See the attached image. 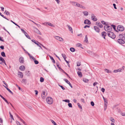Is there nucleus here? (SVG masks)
Returning a JSON list of instances; mask_svg holds the SVG:
<instances>
[{
    "instance_id": "nucleus-1",
    "label": "nucleus",
    "mask_w": 125,
    "mask_h": 125,
    "mask_svg": "<svg viewBox=\"0 0 125 125\" xmlns=\"http://www.w3.org/2000/svg\"><path fill=\"white\" fill-rule=\"evenodd\" d=\"M46 101L47 103L49 104H51L53 103V100L52 98L50 97H48L46 99Z\"/></svg>"
},
{
    "instance_id": "nucleus-2",
    "label": "nucleus",
    "mask_w": 125,
    "mask_h": 125,
    "mask_svg": "<svg viewBox=\"0 0 125 125\" xmlns=\"http://www.w3.org/2000/svg\"><path fill=\"white\" fill-rule=\"evenodd\" d=\"M108 35L113 39H115V34L112 32L110 31L107 32Z\"/></svg>"
},
{
    "instance_id": "nucleus-3",
    "label": "nucleus",
    "mask_w": 125,
    "mask_h": 125,
    "mask_svg": "<svg viewBox=\"0 0 125 125\" xmlns=\"http://www.w3.org/2000/svg\"><path fill=\"white\" fill-rule=\"evenodd\" d=\"M104 29L105 31H111L112 30V28L111 26L105 25L104 26Z\"/></svg>"
},
{
    "instance_id": "nucleus-4",
    "label": "nucleus",
    "mask_w": 125,
    "mask_h": 125,
    "mask_svg": "<svg viewBox=\"0 0 125 125\" xmlns=\"http://www.w3.org/2000/svg\"><path fill=\"white\" fill-rule=\"evenodd\" d=\"M117 29L119 31H123L124 30V28L123 26L119 25L117 27Z\"/></svg>"
},
{
    "instance_id": "nucleus-5",
    "label": "nucleus",
    "mask_w": 125,
    "mask_h": 125,
    "mask_svg": "<svg viewBox=\"0 0 125 125\" xmlns=\"http://www.w3.org/2000/svg\"><path fill=\"white\" fill-rule=\"evenodd\" d=\"M55 38L57 40L63 42V40L62 38L58 36H55Z\"/></svg>"
},
{
    "instance_id": "nucleus-6",
    "label": "nucleus",
    "mask_w": 125,
    "mask_h": 125,
    "mask_svg": "<svg viewBox=\"0 0 125 125\" xmlns=\"http://www.w3.org/2000/svg\"><path fill=\"white\" fill-rule=\"evenodd\" d=\"M117 41L119 43L121 44H123L125 43V42L122 39H118Z\"/></svg>"
},
{
    "instance_id": "nucleus-7",
    "label": "nucleus",
    "mask_w": 125,
    "mask_h": 125,
    "mask_svg": "<svg viewBox=\"0 0 125 125\" xmlns=\"http://www.w3.org/2000/svg\"><path fill=\"white\" fill-rule=\"evenodd\" d=\"M4 63L5 65H6L5 61L4 59L1 57H0V63L1 64L2 63Z\"/></svg>"
},
{
    "instance_id": "nucleus-8",
    "label": "nucleus",
    "mask_w": 125,
    "mask_h": 125,
    "mask_svg": "<svg viewBox=\"0 0 125 125\" xmlns=\"http://www.w3.org/2000/svg\"><path fill=\"white\" fill-rule=\"evenodd\" d=\"M19 61L21 63H23L24 62V58L22 57H20L19 59Z\"/></svg>"
},
{
    "instance_id": "nucleus-9",
    "label": "nucleus",
    "mask_w": 125,
    "mask_h": 125,
    "mask_svg": "<svg viewBox=\"0 0 125 125\" xmlns=\"http://www.w3.org/2000/svg\"><path fill=\"white\" fill-rule=\"evenodd\" d=\"M47 94H46L45 92L44 91L42 92V97L43 99H44L45 97L46 96Z\"/></svg>"
},
{
    "instance_id": "nucleus-10",
    "label": "nucleus",
    "mask_w": 125,
    "mask_h": 125,
    "mask_svg": "<svg viewBox=\"0 0 125 125\" xmlns=\"http://www.w3.org/2000/svg\"><path fill=\"white\" fill-rule=\"evenodd\" d=\"M91 18L94 21H96L97 20L95 16L93 14H92L91 15Z\"/></svg>"
},
{
    "instance_id": "nucleus-11",
    "label": "nucleus",
    "mask_w": 125,
    "mask_h": 125,
    "mask_svg": "<svg viewBox=\"0 0 125 125\" xmlns=\"http://www.w3.org/2000/svg\"><path fill=\"white\" fill-rule=\"evenodd\" d=\"M18 75L19 77L20 78H22L23 77V75L21 72H19L18 73Z\"/></svg>"
},
{
    "instance_id": "nucleus-12",
    "label": "nucleus",
    "mask_w": 125,
    "mask_h": 125,
    "mask_svg": "<svg viewBox=\"0 0 125 125\" xmlns=\"http://www.w3.org/2000/svg\"><path fill=\"white\" fill-rule=\"evenodd\" d=\"M84 23L85 24H89L91 23L90 21L88 20H86L84 21Z\"/></svg>"
},
{
    "instance_id": "nucleus-13",
    "label": "nucleus",
    "mask_w": 125,
    "mask_h": 125,
    "mask_svg": "<svg viewBox=\"0 0 125 125\" xmlns=\"http://www.w3.org/2000/svg\"><path fill=\"white\" fill-rule=\"evenodd\" d=\"M64 80L72 88V86L71 84L70 83V82L67 79H64Z\"/></svg>"
},
{
    "instance_id": "nucleus-14",
    "label": "nucleus",
    "mask_w": 125,
    "mask_h": 125,
    "mask_svg": "<svg viewBox=\"0 0 125 125\" xmlns=\"http://www.w3.org/2000/svg\"><path fill=\"white\" fill-rule=\"evenodd\" d=\"M94 30L97 32H99L100 31V29L96 26H94Z\"/></svg>"
},
{
    "instance_id": "nucleus-15",
    "label": "nucleus",
    "mask_w": 125,
    "mask_h": 125,
    "mask_svg": "<svg viewBox=\"0 0 125 125\" xmlns=\"http://www.w3.org/2000/svg\"><path fill=\"white\" fill-rule=\"evenodd\" d=\"M19 69L23 71L25 69V67L23 65H21L20 66Z\"/></svg>"
},
{
    "instance_id": "nucleus-16",
    "label": "nucleus",
    "mask_w": 125,
    "mask_h": 125,
    "mask_svg": "<svg viewBox=\"0 0 125 125\" xmlns=\"http://www.w3.org/2000/svg\"><path fill=\"white\" fill-rule=\"evenodd\" d=\"M67 26H68V27L69 28V30L72 33H73V31L72 29V27L70 26L69 25H67Z\"/></svg>"
},
{
    "instance_id": "nucleus-17",
    "label": "nucleus",
    "mask_w": 125,
    "mask_h": 125,
    "mask_svg": "<svg viewBox=\"0 0 125 125\" xmlns=\"http://www.w3.org/2000/svg\"><path fill=\"white\" fill-rule=\"evenodd\" d=\"M49 57H50V59L52 60V62L53 63H55V62L53 57L50 55L49 56Z\"/></svg>"
},
{
    "instance_id": "nucleus-18",
    "label": "nucleus",
    "mask_w": 125,
    "mask_h": 125,
    "mask_svg": "<svg viewBox=\"0 0 125 125\" xmlns=\"http://www.w3.org/2000/svg\"><path fill=\"white\" fill-rule=\"evenodd\" d=\"M102 35L104 39H105V37L106 35V33L104 32H102Z\"/></svg>"
},
{
    "instance_id": "nucleus-19",
    "label": "nucleus",
    "mask_w": 125,
    "mask_h": 125,
    "mask_svg": "<svg viewBox=\"0 0 125 125\" xmlns=\"http://www.w3.org/2000/svg\"><path fill=\"white\" fill-rule=\"evenodd\" d=\"M31 41L34 42L35 44H36L38 46H40V43L38 42H34V40H32Z\"/></svg>"
},
{
    "instance_id": "nucleus-20",
    "label": "nucleus",
    "mask_w": 125,
    "mask_h": 125,
    "mask_svg": "<svg viewBox=\"0 0 125 125\" xmlns=\"http://www.w3.org/2000/svg\"><path fill=\"white\" fill-rule=\"evenodd\" d=\"M122 69H119L117 70H115L114 71V73H116L118 72H120L121 71Z\"/></svg>"
},
{
    "instance_id": "nucleus-21",
    "label": "nucleus",
    "mask_w": 125,
    "mask_h": 125,
    "mask_svg": "<svg viewBox=\"0 0 125 125\" xmlns=\"http://www.w3.org/2000/svg\"><path fill=\"white\" fill-rule=\"evenodd\" d=\"M77 73L79 76L80 77H81L82 76V75L81 72L78 71Z\"/></svg>"
},
{
    "instance_id": "nucleus-22",
    "label": "nucleus",
    "mask_w": 125,
    "mask_h": 125,
    "mask_svg": "<svg viewBox=\"0 0 125 125\" xmlns=\"http://www.w3.org/2000/svg\"><path fill=\"white\" fill-rule=\"evenodd\" d=\"M24 34L27 38L31 39L30 38L26 32H25Z\"/></svg>"
},
{
    "instance_id": "nucleus-23",
    "label": "nucleus",
    "mask_w": 125,
    "mask_h": 125,
    "mask_svg": "<svg viewBox=\"0 0 125 125\" xmlns=\"http://www.w3.org/2000/svg\"><path fill=\"white\" fill-rule=\"evenodd\" d=\"M110 120L113 123H115V120L112 117H110Z\"/></svg>"
},
{
    "instance_id": "nucleus-24",
    "label": "nucleus",
    "mask_w": 125,
    "mask_h": 125,
    "mask_svg": "<svg viewBox=\"0 0 125 125\" xmlns=\"http://www.w3.org/2000/svg\"><path fill=\"white\" fill-rule=\"evenodd\" d=\"M46 24L48 25H50V26H51L52 27H54V26L53 25H52L51 23L47 22H46Z\"/></svg>"
},
{
    "instance_id": "nucleus-25",
    "label": "nucleus",
    "mask_w": 125,
    "mask_h": 125,
    "mask_svg": "<svg viewBox=\"0 0 125 125\" xmlns=\"http://www.w3.org/2000/svg\"><path fill=\"white\" fill-rule=\"evenodd\" d=\"M97 23V25L99 26L100 28H102L103 27V25L100 23Z\"/></svg>"
},
{
    "instance_id": "nucleus-26",
    "label": "nucleus",
    "mask_w": 125,
    "mask_h": 125,
    "mask_svg": "<svg viewBox=\"0 0 125 125\" xmlns=\"http://www.w3.org/2000/svg\"><path fill=\"white\" fill-rule=\"evenodd\" d=\"M104 71L106 72L107 73H111V72L109 70L107 69H104Z\"/></svg>"
},
{
    "instance_id": "nucleus-27",
    "label": "nucleus",
    "mask_w": 125,
    "mask_h": 125,
    "mask_svg": "<svg viewBox=\"0 0 125 125\" xmlns=\"http://www.w3.org/2000/svg\"><path fill=\"white\" fill-rule=\"evenodd\" d=\"M83 81L84 82L87 83L89 81L88 79L85 78H83Z\"/></svg>"
},
{
    "instance_id": "nucleus-28",
    "label": "nucleus",
    "mask_w": 125,
    "mask_h": 125,
    "mask_svg": "<svg viewBox=\"0 0 125 125\" xmlns=\"http://www.w3.org/2000/svg\"><path fill=\"white\" fill-rule=\"evenodd\" d=\"M83 13L84 14V15L85 16H87L88 14V12L87 11L83 12Z\"/></svg>"
},
{
    "instance_id": "nucleus-29",
    "label": "nucleus",
    "mask_w": 125,
    "mask_h": 125,
    "mask_svg": "<svg viewBox=\"0 0 125 125\" xmlns=\"http://www.w3.org/2000/svg\"><path fill=\"white\" fill-rule=\"evenodd\" d=\"M62 56L63 57V58L64 59V60H65V59H66V56L65 55V54H62Z\"/></svg>"
},
{
    "instance_id": "nucleus-30",
    "label": "nucleus",
    "mask_w": 125,
    "mask_h": 125,
    "mask_svg": "<svg viewBox=\"0 0 125 125\" xmlns=\"http://www.w3.org/2000/svg\"><path fill=\"white\" fill-rule=\"evenodd\" d=\"M0 15L1 16H2V17H3V18H4L7 19V20H9L5 16H4V15H2V13H0Z\"/></svg>"
},
{
    "instance_id": "nucleus-31",
    "label": "nucleus",
    "mask_w": 125,
    "mask_h": 125,
    "mask_svg": "<svg viewBox=\"0 0 125 125\" xmlns=\"http://www.w3.org/2000/svg\"><path fill=\"white\" fill-rule=\"evenodd\" d=\"M4 13H5L7 15H9L10 14V13L7 10H5L4 12Z\"/></svg>"
},
{
    "instance_id": "nucleus-32",
    "label": "nucleus",
    "mask_w": 125,
    "mask_h": 125,
    "mask_svg": "<svg viewBox=\"0 0 125 125\" xmlns=\"http://www.w3.org/2000/svg\"><path fill=\"white\" fill-rule=\"evenodd\" d=\"M84 41L86 42H88V38L87 35H86L85 36Z\"/></svg>"
},
{
    "instance_id": "nucleus-33",
    "label": "nucleus",
    "mask_w": 125,
    "mask_h": 125,
    "mask_svg": "<svg viewBox=\"0 0 125 125\" xmlns=\"http://www.w3.org/2000/svg\"><path fill=\"white\" fill-rule=\"evenodd\" d=\"M1 54L3 57H5L6 56L4 52H2L1 53Z\"/></svg>"
},
{
    "instance_id": "nucleus-34",
    "label": "nucleus",
    "mask_w": 125,
    "mask_h": 125,
    "mask_svg": "<svg viewBox=\"0 0 125 125\" xmlns=\"http://www.w3.org/2000/svg\"><path fill=\"white\" fill-rule=\"evenodd\" d=\"M70 50L72 52H73L75 51V49L73 48H71L70 49Z\"/></svg>"
},
{
    "instance_id": "nucleus-35",
    "label": "nucleus",
    "mask_w": 125,
    "mask_h": 125,
    "mask_svg": "<svg viewBox=\"0 0 125 125\" xmlns=\"http://www.w3.org/2000/svg\"><path fill=\"white\" fill-rule=\"evenodd\" d=\"M82 45L80 43H78L76 44V46L77 47H80L82 46Z\"/></svg>"
},
{
    "instance_id": "nucleus-36",
    "label": "nucleus",
    "mask_w": 125,
    "mask_h": 125,
    "mask_svg": "<svg viewBox=\"0 0 125 125\" xmlns=\"http://www.w3.org/2000/svg\"><path fill=\"white\" fill-rule=\"evenodd\" d=\"M104 105L105 106H107V100H105V101H104Z\"/></svg>"
},
{
    "instance_id": "nucleus-37",
    "label": "nucleus",
    "mask_w": 125,
    "mask_h": 125,
    "mask_svg": "<svg viewBox=\"0 0 125 125\" xmlns=\"http://www.w3.org/2000/svg\"><path fill=\"white\" fill-rule=\"evenodd\" d=\"M50 120L54 125H57L56 123L54 121L52 120Z\"/></svg>"
},
{
    "instance_id": "nucleus-38",
    "label": "nucleus",
    "mask_w": 125,
    "mask_h": 125,
    "mask_svg": "<svg viewBox=\"0 0 125 125\" xmlns=\"http://www.w3.org/2000/svg\"><path fill=\"white\" fill-rule=\"evenodd\" d=\"M44 79L42 77H41L40 78V81L41 82H43L44 81Z\"/></svg>"
},
{
    "instance_id": "nucleus-39",
    "label": "nucleus",
    "mask_w": 125,
    "mask_h": 125,
    "mask_svg": "<svg viewBox=\"0 0 125 125\" xmlns=\"http://www.w3.org/2000/svg\"><path fill=\"white\" fill-rule=\"evenodd\" d=\"M9 114L10 115V117L13 120H14V119L13 118V115H12L11 114V113L10 112H9Z\"/></svg>"
},
{
    "instance_id": "nucleus-40",
    "label": "nucleus",
    "mask_w": 125,
    "mask_h": 125,
    "mask_svg": "<svg viewBox=\"0 0 125 125\" xmlns=\"http://www.w3.org/2000/svg\"><path fill=\"white\" fill-rule=\"evenodd\" d=\"M77 105H78L79 108H80L81 109H82V107L81 106L80 104L79 103H78L77 104Z\"/></svg>"
},
{
    "instance_id": "nucleus-41",
    "label": "nucleus",
    "mask_w": 125,
    "mask_h": 125,
    "mask_svg": "<svg viewBox=\"0 0 125 125\" xmlns=\"http://www.w3.org/2000/svg\"><path fill=\"white\" fill-rule=\"evenodd\" d=\"M63 101L69 103L70 102V101L69 100H63Z\"/></svg>"
},
{
    "instance_id": "nucleus-42",
    "label": "nucleus",
    "mask_w": 125,
    "mask_h": 125,
    "mask_svg": "<svg viewBox=\"0 0 125 125\" xmlns=\"http://www.w3.org/2000/svg\"><path fill=\"white\" fill-rule=\"evenodd\" d=\"M81 65L80 63L79 62H78L77 63V66H79Z\"/></svg>"
},
{
    "instance_id": "nucleus-43",
    "label": "nucleus",
    "mask_w": 125,
    "mask_h": 125,
    "mask_svg": "<svg viewBox=\"0 0 125 125\" xmlns=\"http://www.w3.org/2000/svg\"><path fill=\"white\" fill-rule=\"evenodd\" d=\"M68 105L69 107H72V104L71 103H69L68 104Z\"/></svg>"
},
{
    "instance_id": "nucleus-44",
    "label": "nucleus",
    "mask_w": 125,
    "mask_h": 125,
    "mask_svg": "<svg viewBox=\"0 0 125 125\" xmlns=\"http://www.w3.org/2000/svg\"><path fill=\"white\" fill-rule=\"evenodd\" d=\"M7 89L12 94V91L8 88H7Z\"/></svg>"
},
{
    "instance_id": "nucleus-45",
    "label": "nucleus",
    "mask_w": 125,
    "mask_h": 125,
    "mask_svg": "<svg viewBox=\"0 0 125 125\" xmlns=\"http://www.w3.org/2000/svg\"><path fill=\"white\" fill-rule=\"evenodd\" d=\"M76 5L77 6V7H80L81 5H80L78 3H76Z\"/></svg>"
},
{
    "instance_id": "nucleus-46",
    "label": "nucleus",
    "mask_w": 125,
    "mask_h": 125,
    "mask_svg": "<svg viewBox=\"0 0 125 125\" xmlns=\"http://www.w3.org/2000/svg\"><path fill=\"white\" fill-rule=\"evenodd\" d=\"M34 63L36 64H37L39 62L35 60L34 61Z\"/></svg>"
},
{
    "instance_id": "nucleus-47",
    "label": "nucleus",
    "mask_w": 125,
    "mask_h": 125,
    "mask_svg": "<svg viewBox=\"0 0 125 125\" xmlns=\"http://www.w3.org/2000/svg\"><path fill=\"white\" fill-rule=\"evenodd\" d=\"M91 105L93 106H94V102L93 101H92L91 102Z\"/></svg>"
},
{
    "instance_id": "nucleus-48",
    "label": "nucleus",
    "mask_w": 125,
    "mask_h": 125,
    "mask_svg": "<svg viewBox=\"0 0 125 125\" xmlns=\"http://www.w3.org/2000/svg\"><path fill=\"white\" fill-rule=\"evenodd\" d=\"M20 120L21 122L23 123L24 124L26 125L25 123L22 119H21Z\"/></svg>"
},
{
    "instance_id": "nucleus-49",
    "label": "nucleus",
    "mask_w": 125,
    "mask_h": 125,
    "mask_svg": "<svg viewBox=\"0 0 125 125\" xmlns=\"http://www.w3.org/2000/svg\"><path fill=\"white\" fill-rule=\"evenodd\" d=\"M4 101H5L8 104H9V103H8V101H7V100L5 98H4L3 99Z\"/></svg>"
},
{
    "instance_id": "nucleus-50",
    "label": "nucleus",
    "mask_w": 125,
    "mask_h": 125,
    "mask_svg": "<svg viewBox=\"0 0 125 125\" xmlns=\"http://www.w3.org/2000/svg\"><path fill=\"white\" fill-rule=\"evenodd\" d=\"M101 22L103 24H105L106 23L104 21H101Z\"/></svg>"
},
{
    "instance_id": "nucleus-51",
    "label": "nucleus",
    "mask_w": 125,
    "mask_h": 125,
    "mask_svg": "<svg viewBox=\"0 0 125 125\" xmlns=\"http://www.w3.org/2000/svg\"><path fill=\"white\" fill-rule=\"evenodd\" d=\"M34 91H35V94L36 95H37L38 93V91L36 90H35Z\"/></svg>"
},
{
    "instance_id": "nucleus-52",
    "label": "nucleus",
    "mask_w": 125,
    "mask_h": 125,
    "mask_svg": "<svg viewBox=\"0 0 125 125\" xmlns=\"http://www.w3.org/2000/svg\"><path fill=\"white\" fill-rule=\"evenodd\" d=\"M101 91H102L103 92H104L105 91V89H104L103 88H102L101 89Z\"/></svg>"
},
{
    "instance_id": "nucleus-53",
    "label": "nucleus",
    "mask_w": 125,
    "mask_h": 125,
    "mask_svg": "<svg viewBox=\"0 0 125 125\" xmlns=\"http://www.w3.org/2000/svg\"><path fill=\"white\" fill-rule=\"evenodd\" d=\"M80 7L82 8L83 9H85V8L82 5H81Z\"/></svg>"
},
{
    "instance_id": "nucleus-54",
    "label": "nucleus",
    "mask_w": 125,
    "mask_h": 125,
    "mask_svg": "<svg viewBox=\"0 0 125 125\" xmlns=\"http://www.w3.org/2000/svg\"><path fill=\"white\" fill-rule=\"evenodd\" d=\"M113 5L114 6V8L115 9H116L117 8L116 6V5L115 4H113Z\"/></svg>"
},
{
    "instance_id": "nucleus-55",
    "label": "nucleus",
    "mask_w": 125,
    "mask_h": 125,
    "mask_svg": "<svg viewBox=\"0 0 125 125\" xmlns=\"http://www.w3.org/2000/svg\"><path fill=\"white\" fill-rule=\"evenodd\" d=\"M16 123L17 125H21L20 124V122L18 121H17L16 122Z\"/></svg>"
},
{
    "instance_id": "nucleus-56",
    "label": "nucleus",
    "mask_w": 125,
    "mask_h": 125,
    "mask_svg": "<svg viewBox=\"0 0 125 125\" xmlns=\"http://www.w3.org/2000/svg\"><path fill=\"white\" fill-rule=\"evenodd\" d=\"M21 30L24 33H25V32H26L23 29H21Z\"/></svg>"
},
{
    "instance_id": "nucleus-57",
    "label": "nucleus",
    "mask_w": 125,
    "mask_h": 125,
    "mask_svg": "<svg viewBox=\"0 0 125 125\" xmlns=\"http://www.w3.org/2000/svg\"><path fill=\"white\" fill-rule=\"evenodd\" d=\"M0 8H1V10L2 11H4V7H0Z\"/></svg>"
},
{
    "instance_id": "nucleus-58",
    "label": "nucleus",
    "mask_w": 125,
    "mask_h": 125,
    "mask_svg": "<svg viewBox=\"0 0 125 125\" xmlns=\"http://www.w3.org/2000/svg\"><path fill=\"white\" fill-rule=\"evenodd\" d=\"M3 82L4 84H5L6 86L8 87V85L7 84L5 83V82L4 81H3Z\"/></svg>"
},
{
    "instance_id": "nucleus-59",
    "label": "nucleus",
    "mask_w": 125,
    "mask_h": 125,
    "mask_svg": "<svg viewBox=\"0 0 125 125\" xmlns=\"http://www.w3.org/2000/svg\"><path fill=\"white\" fill-rule=\"evenodd\" d=\"M121 115L122 116H125V113H122L121 114Z\"/></svg>"
},
{
    "instance_id": "nucleus-60",
    "label": "nucleus",
    "mask_w": 125,
    "mask_h": 125,
    "mask_svg": "<svg viewBox=\"0 0 125 125\" xmlns=\"http://www.w3.org/2000/svg\"><path fill=\"white\" fill-rule=\"evenodd\" d=\"M31 58L33 60H35V58L33 56H31Z\"/></svg>"
},
{
    "instance_id": "nucleus-61",
    "label": "nucleus",
    "mask_w": 125,
    "mask_h": 125,
    "mask_svg": "<svg viewBox=\"0 0 125 125\" xmlns=\"http://www.w3.org/2000/svg\"><path fill=\"white\" fill-rule=\"evenodd\" d=\"M0 48L2 49H4V47L3 46H1L0 47Z\"/></svg>"
},
{
    "instance_id": "nucleus-62",
    "label": "nucleus",
    "mask_w": 125,
    "mask_h": 125,
    "mask_svg": "<svg viewBox=\"0 0 125 125\" xmlns=\"http://www.w3.org/2000/svg\"><path fill=\"white\" fill-rule=\"evenodd\" d=\"M60 86L62 88L63 90H64L65 89V88L63 87L62 86Z\"/></svg>"
},
{
    "instance_id": "nucleus-63",
    "label": "nucleus",
    "mask_w": 125,
    "mask_h": 125,
    "mask_svg": "<svg viewBox=\"0 0 125 125\" xmlns=\"http://www.w3.org/2000/svg\"><path fill=\"white\" fill-rule=\"evenodd\" d=\"M89 27V26L87 25H86L84 26V28H85L87 27Z\"/></svg>"
},
{
    "instance_id": "nucleus-64",
    "label": "nucleus",
    "mask_w": 125,
    "mask_h": 125,
    "mask_svg": "<svg viewBox=\"0 0 125 125\" xmlns=\"http://www.w3.org/2000/svg\"><path fill=\"white\" fill-rule=\"evenodd\" d=\"M97 84V82L94 83L93 85L94 86H95V85H96Z\"/></svg>"
}]
</instances>
